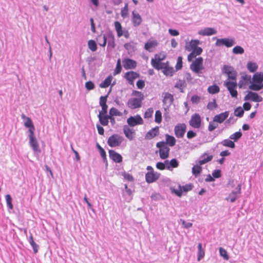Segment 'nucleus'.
Instances as JSON below:
<instances>
[{
    "label": "nucleus",
    "instance_id": "obj_24",
    "mask_svg": "<svg viewBox=\"0 0 263 263\" xmlns=\"http://www.w3.org/2000/svg\"><path fill=\"white\" fill-rule=\"evenodd\" d=\"M229 115V111H226L224 112H222L219 115L215 116L213 118V121L221 123L228 117Z\"/></svg>",
    "mask_w": 263,
    "mask_h": 263
},
{
    "label": "nucleus",
    "instance_id": "obj_11",
    "mask_svg": "<svg viewBox=\"0 0 263 263\" xmlns=\"http://www.w3.org/2000/svg\"><path fill=\"white\" fill-rule=\"evenodd\" d=\"M252 78L251 75L247 74H242L238 82V85L240 88L245 89L248 84H251Z\"/></svg>",
    "mask_w": 263,
    "mask_h": 263
},
{
    "label": "nucleus",
    "instance_id": "obj_19",
    "mask_svg": "<svg viewBox=\"0 0 263 263\" xmlns=\"http://www.w3.org/2000/svg\"><path fill=\"white\" fill-rule=\"evenodd\" d=\"M163 103L167 107H170L174 101L173 95L169 92H165L163 93Z\"/></svg>",
    "mask_w": 263,
    "mask_h": 263
},
{
    "label": "nucleus",
    "instance_id": "obj_18",
    "mask_svg": "<svg viewBox=\"0 0 263 263\" xmlns=\"http://www.w3.org/2000/svg\"><path fill=\"white\" fill-rule=\"evenodd\" d=\"M203 58L199 57L196 58L190 65V69L195 73H198V68L203 63Z\"/></svg>",
    "mask_w": 263,
    "mask_h": 263
},
{
    "label": "nucleus",
    "instance_id": "obj_27",
    "mask_svg": "<svg viewBox=\"0 0 263 263\" xmlns=\"http://www.w3.org/2000/svg\"><path fill=\"white\" fill-rule=\"evenodd\" d=\"M132 15V22L134 26L135 27L139 26L142 22V18L140 15L138 13L133 11Z\"/></svg>",
    "mask_w": 263,
    "mask_h": 263
},
{
    "label": "nucleus",
    "instance_id": "obj_56",
    "mask_svg": "<svg viewBox=\"0 0 263 263\" xmlns=\"http://www.w3.org/2000/svg\"><path fill=\"white\" fill-rule=\"evenodd\" d=\"M24 125L26 127L29 128L34 127L32 121L30 118L27 119V120L24 123Z\"/></svg>",
    "mask_w": 263,
    "mask_h": 263
},
{
    "label": "nucleus",
    "instance_id": "obj_28",
    "mask_svg": "<svg viewBox=\"0 0 263 263\" xmlns=\"http://www.w3.org/2000/svg\"><path fill=\"white\" fill-rule=\"evenodd\" d=\"M212 159V155H208L206 154H204L200 157L198 164L200 165H203L211 161Z\"/></svg>",
    "mask_w": 263,
    "mask_h": 263
},
{
    "label": "nucleus",
    "instance_id": "obj_54",
    "mask_svg": "<svg viewBox=\"0 0 263 263\" xmlns=\"http://www.w3.org/2000/svg\"><path fill=\"white\" fill-rule=\"evenodd\" d=\"M162 121V114L160 110H157L155 113V121L156 123H160Z\"/></svg>",
    "mask_w": 263,
    "mask_h": 263
},
{
    "label": "nucleus",
    "instance_id": "obj_58",
    "mask_svg": "<svg viewBox=\"0 0 263 263\" xmlns=\"http://www.w3.org/2000/svg\"><path fill=\"white\" fill-rule=\"evenodd\" d=\"M218 125L217 123H213L212 122H210L208 126V130L210 132H212L214 130L215 128L218 127Z\"/></svg>",
    "mask_w": 263,
    "mask_h": 263
},
{
    "label": "nucleus",
    "instance_id": "obj_32",
    "mask_svg": "<svg viewBox=\"0 0 263 263\" xmlns=\"http://www.w3.org/2000/svg\"><path fill=\"white\" fill-rule=\"evenodd\" d=\"M112 80V77L111 75L108 76L102 83H100V87L104 88L108 87L110 85Z\"/></svg>",
    "mask_w": 263,
    "mask_h": 263
},
{
    "label": "nucleus",
    "instance_id": "obj_48",
    "mask_svg": "<svg viewBox=\"0 0 263 263\" xmlns=\"http://www.w3.org/2000/svg\"><path fill=\"white\" fill-rule=\"evenodd\" d=\"M128 11V4L126 3L125 4L124 7L122 8L121 11V15L123 18H125L126 16H127Z\"/></svg>",
    "mask_w": 263,
    "mask_h": 263
},
{
    "label": "nucleus",
    "instance_id": "obj_52",
    "mask_svg": "<svg viewBox=\"0 0 263 263\" xmlns=\"http://www.w3.org/2000/svg\"><path fill=\"white\" fill-rule=\"evenodd\" d=\"M217 107V104H216L215 99H213V101L210 102L207 105V108L211 110H214Z\"/></svg>",
    "mask_w": 263,
    "mask_h": 263
},
{
    "label": "nucleus",
    "instance_id": "obj_31",
    "mask_svg": "<svg viewBox=\"0 0 263 263\" xmlns=\"http://www.w3.org/2000/svg\"><path fill=\"white\" fill-rule=\"evenodd\" d=\"M258 65L255 62H249L247 65V68L250 72H254L258 69Z\"/></svg>",
    "mask_w": 263,
    "mask_h": 263
},
{
    "label": "nucleus",
    "instance_id": "obj_63",
    "mask_svg": "<svg viewBox=\"0 0 263 263\" xmlns=\"http://www.w3.org/2000/svg\"><path fill=\"white\" fill-rule=\"evenodd\" d=\"M200 100V98L197 96V95H194L191 98V101L193 103H198L199 102Z\"/></svg>",
    "mask_w": 263,
    "mask_h": 263
},
{
    "label": "nucleus",
    "instance_id": "obj_39",
    "mask_svg": "<svg viewBox=\"0 0 263 263\" xmlns=\"http://www.w3.org/2000/svg\"><path fill=\"white\" fill-rule=\"evenodd\" d=\"M200 42L197 40H192L190 43V48L186 46V49L188 51H190L192 49L197 47L198 45L199 44Z\"/></svg>",
    "mask_w": 263,
    "mask_h": 263
},
{
    "label": "nucleus",
    "instance_id": "obj_35",
    "mask_svg": "<svg viewBox=\"0 0 263 263\" xmlns=\"http://www.w3.org/2000/svg\"><path fill=\"white\" fill-rule=\"evenodd\" d=\"M98 117L100 123L103 126H106L108 124V115H98Z\"/></svg>",
    "mask_w": 263,
    "mask_h": 263
},
{
    "label": "nucleus",
    "instance_id": "obj_45",
    "mask_svg": "<svg viewBox=\"0 0 263 263\" xmlns=\"http://www.w3.org/2000/svg\"><path fill=\"white\" fill-rule=\"evenodd\" d=\"M243 114H244V110L240 106L237 107L234 110L235 116H236L238 117L241 118L243 116Z\"/></svg>",
    "mask_w": 263,
    "mask_h": 263
},
{
    "label": "nucleus",
    "instance_id": "obj_26",
    "mask_svg": "<svg viewBox=\"0 0 263 263\" xmlns=\"http://www.w3.org/2000/svg\"><path fill=\"white\" fill-rule=\"evenodd\" d=\"M123 130L125 137L129 140H132L135 134L134 130L129 128L127 125H124Z\"/></svg>",
    "mask_w": 263,
    "mask_h": 263
},
{
    "label": "nucleus",
    "instance_id": "obj_13",
    "mask_svg": "<svg viewBox=\"0 0 263 263\" xmlns=\"http://www.w3.org/2000/svg\"><path fill=\"white\" fill-rule=\"evenodd\" d=\"M127 123L130 126L134 127L137 125H141L143 123V120L141 117L137 115L131 116L127 119Z\"/></svg>",
    "mask_w": 263,
    "mask_h": 263
},
{
    "label": "nucleus",
    "instance_id": "obj_42",
    "mask_svg": "<svg viewBox=\"0 0 263 263\" xmlns=\"http://www.w3.org/2000/svg\"><path fill=\"white\" fill-rule=\"evenodd\" d=\"M232 52L235 54H242L244 53L245 50L242 47L240 46H236L233 48Z\"/></svg>",
    "mask_w": 263,
    "mask_h": 263
},
{
    "label": "nucleus",
    "instance_id": "obj_60",
    "mask_svg": "<svg viewBox=\"0 0 263 263\" xmlns=\"http://www.w3.org/2000/svg\"><path fill=\"white\" fill-rule=\"evenodd\" d=\"M192 50V52L196 54V55H198L201 54L202 52V49L200 47H197L195 48H194Z\"/></svg>",
    "mask_w": 263,
    "mask_h": 263
},
{
    "label": "nucleus",
    "instance_id": "obj_29",
    "mask_svg": "<svg viewBox=\"0 0 263 263\" xmlns=\"http://www.w3.org/2000/svg\"><path fill=\"white\" fill-rule=\"evenodd\" d=\"M29 144L34 152H40L37 140L35 137L29 139Z\"/></svg>",
    "mask_w": 263,
    "mask_h": 263
},
{
    "label": "nucleus",
    "instance_id": "obj_3",
    "mask_svg": "<svg viewBox=\"0 0 263 263\" xmlns=\"http://www.w3.org/2000/svg\"><path fill=\"white\" fill-rule=\"evenodd\" d=\"M222 72L223 74L228 76L229 80L235 81L237 76V72L234 68L231 66L224 65L222 69Z\"/></svg>",
    "mask_w": 263,
    "mask_h": 263
},
{
    "label": "nucleus",
    "instance_id": "obj_38",
    "mask_svg": "<svg viewBox=\"0 0 263 263\" xmlns=\"http://www.w3.org/2000/svg\"><path fill=\"white\" fill-rule=\"evenodd\" d=\"M221 143L224 146L229 147L232 148H233L235 147L234 142L229 139H225L223 140Z\"/></svg>",
    "mask_w": 263,
    "mask_h": 263
},
{
    "label": "nucleus",
    "instance_id": "obj_10",
    "mask_svg": "<svg viewBox=\"0 0 263 263\" xmlns=\"http://www.w3.org/2000/svg\"><path fill=\"white\" fill-rule=\"evenodd\" d=\"M244 100L260 102L262 101L263 98L256 92L248 91V93L244 97Z\"/></svg>",
    "mask_w": 263,
    "mask_h": 263
},
{
    "label": "nucleus",
    "instance_id": "obj_25",
    "mask_svg": "<svg viewBox=\"0 0 263 263\" xmlns=\"http://www.w3.org/2000/svg\"><path fill=\"white\" fill-rule=\"evenodd\" d=\"M109 156L116 163H120L122 161L121 155L114 150H109Z\"/></svg>",
    "mask_w": 263,
    "mask_h": 263
},
{
    "label": "nucleus",
    "instance_id": "obj_51",
    "mask_svg": "<svg viewBox=\"0 0 263 263\" xmlns=\"http://www.w3.org/2000/svg\"><path fill=\"white\" fill-rule=\"evenodd\" d=\"M109 115L112 116H120L122 114L116 108L112 107L109 110Z\"/></svg>",
    "mask_w": 263,
    "mask_h": 263
},
{
    "label": "nucleus",
    "instance_id": "obj_37",
    "mask_svg": "<svg viewBox=\"0 0 263 263\" xmlns=\"http://www.w3.org/2000/svg\"><path fill=\"white\" fill-rule=\"evenodd\" d=\"M179 165V162L176 159H172L169 163V166H167V170L171 171L173 168L177 167Z\"/></svg>",
    "mask_w": 263,
    "mask_h": 263
},
{
    "label": "nucleus",
    "instance_id": "obj_21",
    "mask_svg": "<svg viewBox=\"0 0 263 263\" xmlns=\"http://www.w3.org/2000/svg\"><path fill=\"white\" fill-rule=\"evenodd\" d=\"M160 70H162L163 73L167 76H172L174 72V68L168 66V62H166L165 64H162Z\"/></svg>",
    "mask_w": 263,
    "mask_h": 263
},
{
    "label": "nucleus",
    "instance_id": "obj_59",
    "mask_svg": "<svg viewBox=\"0 0 263 263\" xmlns=\"http://www.w3.org/2000/svg\"><path fill=\"white\" fill-rule=\"evenodd\" d=\"M126 192L128 195V197L125 198V200L127 202H129L132 199V191L130 189H127Z\"/></svg>",
    "mask_w": 263,
    "mask_h": 263
},
{
    "label": "nucleus",
    "instance_id": "obj_55",
    "mask_svg": "<svg viewBox=\"0 0 263 263\" xmlns=\"http://www.w3.org/2000/svg\"><path fill=\"white\" fill-rule=\"evenodd\" d=\"M85 87L87 90L89 91L95 88V86L94 83L92 81H89L85 83Z\"/></svg>",
    "mask_w": 263,
    "mask_h": 263
},
{
    "label": "nucleus",
    "instance_id": "obj_1",
    "mask_svg": "<svg viewBox=\"0 0 263 263\" xmlns=\"http://www.w3.org/2000/svg\"><path fill=\"white\" fill-rule=\"evenodd\" d=\"M132 96H136V98H132L128 100L127 106L131 109L140 108L142 106V102L144 100L143 94L139 91L133 90Z\"/></svg>",
    "mask_w": 263,
    "mask_h": 263
},
{
    "label": "nucleus",
    "instance_id": "obj_8",
    "mask_svg": "<svg viewBox=\"0 0 263 263\" xmlns=\"http://www.w3.org/2000/svg\"><path fill=\"white\" fill-rule=\"evenodd\" d=\"M224 85L227 87L228 90L229 91L232 97L237 98L238 92L236 88L237 87V84L236 82L226 81L224 83Z\"/></svg>",
    "mask_w": 263,
    "mask_h": 263
},
{
    "label": "nucleus",
    "instance_id": "obj_36",
    "mask_svg": "<svg viewBox=\"0 0 263 263\" xmlns=\"http://www.w3.org/2000/svg\"><path fill=\"white\" fill-rule=\"evenodd\" d=\"M202 170V167L199 164L194 165L192 167V173L193 175L197 177L201 174Z\"/></svg>",
    "mask_w": 263,
    "mask_h": 263
},
{
    "label": "nucleus",
    "instance_id": "obj_7",
    "mask_svg": "<svg viewBox=\"0 0 263 263\" xmlns=\"http://www.w3.org/2000/svg\"><path fill=\"white\" fill-rule=\"evenodd\" d=\"M164 58V55H161V54H155L154 58L152 59L151 60V64L152 66L157 70H160L161 66H162V64H165V63L162 62Z\"/></svg>",
    "mask_w": 263,
    "mask_h": 263
},
{
    "label": "nucleus",
    "instance_id": "obj_46",
    "mask_svg": "<svg viewBox=\"0 0 263 263\" xmlns=\"http://www.w3.org/2000/svg\"><path fill=\"white\" fill-rule=\"evenodd\" d=\"M249 88L251 90L254 91H259L263 88V83L262 82L259 85H250L249 86Z\"/></svg>",
    "mask_w": 263,
    "mask_h": 263
},
{
    "label": "nucleus",
    "instance_id": "obj_40",
    "mask_svg": "<svg viewBox=\"0 0 263 263\" xmlns=\"http://www.w3.org/2000/svg\"><path fill=\"white\" fill-rule=\"evenodd\" d=\"M208 92L211 94L218 93L220 91L219 87L216 85L210 86L208 88Z\"/></svg>",
    "mask_w": 263,
    "mask_h": 263
},
{
    "label": "nucleus",
    "instance_id": "obj_9",
    "mask_svg": "<svg viewBox=\"0 0 263 263\" xmlns=\"http://www.w3.org/2000/svg\"><path fill=\"white\" fill-rule=\"evenodd\" d=\"M241 185L238 184L234 190L229 195L228 197L226 198L227 201H230L231 202H234L239 197L241 194Z\"/></svg>",
    "mask_w": 263,
    "mask_h": 263
},
{
    "label": "nucleus",
    "instance_id": "obj_2",
    "mask_svg": "<svg viewBox=\"0 0 263 263\" xmlns=\"http://www.w3.org/2000/svg\"><path fill=\"white\" fill-rule=\"evenodd\" d=\"M103 43L99 42L100 46L105 47L107 42H108V47L114 48L115 46V37L113 33L108 31L103 35Z\"/></svg>",
    "mask_w": 263,
    "mask_h": 263
},
{
    "label": "nucleus",
    "instance_id": "obj_5",
    "mask_svg": "<svg viewBox=\"0 0 263 263\" xmlns=\"http://www.w3.org/2000/svg\"><path fill=\"white\" fill-rule=\"evenodd\" d=\"M124 140L122 136L118 134H113L109 137L107 144L111 147L119 146Z\"/></svg>",
    "mask_w": 263,
    "mask_h": 263
},
{
    "label": "nucleus",
    "instance_id": "obj_43",
    "mask_svg": "<svg viewBox=\"0 0 263 263\" xmlns=\"http://www.w3.org/2000/svg\"><path fill=\"white\" fill-rule=\"evenodd\" d=\"M242 136V133L239 131L237 132L230 136V139L233 140L234 141L238 140Z\"/></svg>",
    "mask_w": 263,
    "mask_h": 263
},
{
    "label": "nucleus",
    "instance_id": "obj_4",
    "mask_svg": "<svg viewBox=\"0 0 263 263\" xmlns=\"http://www.w3.org/2000/svg\"><path fill=\"white\" fill-rule=\"evenodd\" d=\"M156 146L159 148V156L162 159H165L168 157L170 149L166 145L165 142H158Z\"/></svg>",
    "mask_w": 263,
    "mask_h": 263
},
{
    "label": "nucleus",
    "instance_id": "obj_15",
    "mask_svg": "<svg viewBox=\"0 0 263 263\" xmlns=\"http://www.w3.org/2000/svg\"><path fill=\"white\" fill-rule=\"evenodd\" d=\"M160 174L156 172H148L145 174V180L148 183L157 181L160 177Z\"/></svg>",
    "mask_w": 263,
    "mask_h": 263
},
{
    "label": "nucleus",
    "instance_id": "obj_47",
    "mask_svg": "<svg viewBox=\"0 0 263 263\" xmlns=\"http://www.w3.org/2000/svg\"><path fill=\"white\" fill-rule=\"evenodd\" d=\"M110 91H111V90L110 89V90L108 92V94L106 96H101L100 98L99 104L101 106L107 105V104H106L107 99L109 93H110Z\"/></svg>",
    "mask_w": 263,
    "mask_h": 263
},
{
    "label": "nucleus",
    "instance_id": "obj_30",
    "mask_svg": "<svg viewBox=\"0 0 263 263\" xmlns=\"http://www.w3.org/2000/svg\"><path fill=\"white\" fill-rule=\"evenodd\" d=\"M165 138L166 142H165V143H166V145L167 144L170 146H173L175 145L176 140L173 136H170L168 134H166Z\"/></svg>",
    "mask_w": 263,
    "mask_h": 263
},
{
    "label": "nucleus",
    "instance_id": "obj_12",
    "mask_svg": "<svg viewBox=\"0 0 263 263\" xmlns=\"http://www.w3.org/2000/svg\"><path fill=\"white\" fill-rule=\"evenodd\" d=\"M186 126L184 123L177 124L174 128L175 134L178 138H182L186 132Z\"/></svg>",
    "mask_w": 263,
    "mask_h": 263
},
{
    "label": "nucleus",
    "instance_id": "obj_41",
    "mask_svg": "<svg viewBox=\"0 0 263 263\" xmlns=\"http://www.w3.org/2000/svg\"><path fill=\"white\" fill-rule=\"evenodd\" d=\"M88 46L89 49L92 51H95L97 49V44L95 41L90 40L88 42Z\"/></svg>",
    "mask_w": 263,
    "mask_h": 263
},
{
    "label": "nucleus",
    "instance_id": "obj_23",
    "mask_svg": "<svg viewBox=\"0 0 263 263\" xmlns=\"http://www.w3.org/2000/svg\"><path fill=\"white\" fill-rule=\"evenodd\" d=\"M159 133L158 126H156L149 130L145 135V139L146 140H151L157 136Z\"/></svg>",
    "mask_w": 263,
    "mask_h": 263
},
{
    "label": "nucleus",
    "instance_id": "obj_49",
    "mask_svg": "<svg viewBox=\"0 0 263 263\" xmlns=\"http://www.w3.org/2000/svg\"><path fill=\"white\" fill-rule=\"evenodd\" d=\"M219 250L220 255L222 256L224 259L228 260L229 259V256L228 255L227 251L221 247L219 248Z\"/></svg>",
    "mask_w": 263,
    "mask_h": 263
},
{
    "label": "nucleus",
    "instance_id": "obj_22",
    "mask_svg": "<svg viewBox=\"0 0 263 263\" xmlns=\"http://www.w3.org/2000/svg\"><path fill=\"white\" fill-rule=\"evenodd\" d=\"M217 33V31L213 28L206 27L198 31V34L202 36H210Z\"/></svg>",
    "mask_w": 263,
    "mask_h": 263
},
{
    "label": "nucleus",
    "instance_id": "obj_53",
    "mask_svg": "<svg viewBox=\"0 0 263 263\" xmlns=\"http://www.w3.org/2000/svg\"><path fill=\"white\" fill-rule=\"evenodd\" d=\"M154 112L153 108H148L145 112L144 117V118L148 119L152 117Z\"/></svg>",
    "mask_w": 263,
    "mask_h": 263
},
{
    "label": "nucleus",
    "instance_id": "obj_61",
    "mask_svg": "<svg viewBox=\"0 0 263 263\" xmlns=\"http://www.w3.org/2000/svg\"><path fill=\"white\" fill-rule=\"evenodd\" d=\"M137 86L139 89H142L145 86V82L142 80H138L137 82Z\"/></svg>",
    "mask_w": 263,
    "mask_h": 263
},
{
    "label": "nucleus",
    "instance_id": "obj_6",
    "mask_svg": "<svg viewBox=\"0 0 263 263\" xmlns=\"http://www.w3.org/2000/svg\"><path fill=\"white\" fill-rule=\"evenodd\" d=\"M213 40H216L215 46L217 47H221L223 45L227 47H231L235 45V40L234 38H223L217 39L216 37H213Z\"/></svg>",
    "mask_w": 263,
    "mask_h": 263
},
{
    "label": "nucleus",
    "instance_id": "obj_34",
    "mask_svg": "<svg viewBox=\"0 0 263 263\" xmlns=\"http://www.w3.org/2000/svg\"><path fill=\"white\" fill-rule=\"evenodd\" d=\"M115 27L117 33V35L118 37H121L123 35V32L122 30V26L119 22L116 21L115 22Z\"/></svg>",
    "mask_w": 263,
    "mask_h": 263
},
{
    "label": "nucleus",
    "instance_id": "obj_33",
    "mask_svg": "<svg viewBox=\"0 0 263 263\" xmlns=\"http://www.w3.org/2000/svg\"><path fill=\"white\" fill-rule=\"evenodd\" d=\"M198 261H200L204 256V250L202 247V244L199 243L198 245Z\"/></svg>",
    "mask_w": 263,
    "mask_h": 263
},
{
    "label": "nucleus",
    "instance_id": "obj_14",
    "mask_svg": "<svg viewBox=\"0 0 263 263\" xmlns=\"http://www.w3.org/2000/svg\"><path fill=\"white\" fill-rule=\"evenodd\" d=\"M201 119L200 115L195 114L192 116L189 124L193 128H199L201 126Z\"/></svg>",
    "mask_w": 263,
    "mask_h": 263
},
{
    "label": "nucleus",
    "instance_id": "obj_64",
    "mask_svg": "<svg viewBox=\"0 0 263 263\" xmlns=\"http://www.w3.org/2000/svg\"><path fill=\"white\" fill-rule=\"evenodd\" d=\"M154 45V43L153 42H147L145 44V49L147 50H149Z\"/></svg>",
    "mask_w": 263,
    "mask_h": 263
},
{
    "label": "nucleus",
    "instance_id": "obj_20",
    "mask_svg": "<svg viewBox=\"0 0 263 263\" xmlns=\"http://www.w3.org/2000/svg\"><path fill=\"white\" fill-rule=\"evenodd\" d=\"M263 82V72H256L252 78V83L251 85H259Z\"/></svg>",
    "mask_w": 263,
    "mask_h": 263
},
{
    "label": "nucleus",
    "instance_id": "obj_62",
    "mask_svg": "<svg viewBox=\"0 0 263 263\" xmlns=\"http://www.w3.org/2000/svg\"><path fill=\"white\" fill-rule=\"evenodd\" d=\"M214 178H218L221 177V171L219 170H214L212 173Z\"/></svg>",
    "mask_w": 263,
    "mask_h": 263
},
{
    "label": "nucleus",
    "instance_id": "obj_44",
    "mask_svg": "<svg viewBox=\"0 0 263 263\" xmlns=\"http://www.w3.org/2000/svg\"><path fill=\"white\" fill-rule=\"evenodd\" d=\"M122 70V66L121 64V60L119 59L117 60V65L115 69L114 70V74L116 75L119 74Z\"/></svg>",
    "mask_w": 263,
    "mask_h": 263
},
{
    "label": "nucleus",
    "instance_id": "obj_50",
    "mask_svg": "<svg viewBox=\"0 0 263 263\" xmlns=\"http://www.w3.org/2000/svg\"><path fill=\"white\" fill-rule=\"evenodd\" d=\"M6 200L8 208L10 209H12L13 206L12 204V198L9 194L6 195Z\"/></svg>",
    "mask_w": 263,
    "mask_h": 263
},
{
    "label": "nucleus",
    "instance_id": "obj_16",
    "mask_svg": "<svg viewBox=\"0 0 263 263\" xmlns=\"http://www.w3.org/2000/svg\"><path fill=\"white\" fill-rule=\"evenodd\" d=\"M140 77V74L136 72L130 71L126 72L124 75V78L128 81L130 85H134V80Z\"/></svg>",
    "mask_w": 263,
    "mask_h": 263
},
{
    "label": "nucleus",
    "instance_id": "obj_17",
    "mask_svg": "<svg viewBox=\"0 0 263 263\" xmlns=\"http://www.w3.org/2000/svg\"><path fill=\"white\" fill-rule=\"evenodd\" d=\"M122 63L124 68L126 70L135 69L137 67L136 61L129 58L124 59Z\"/></svg>",
    "mask_w": 263,
    "mask_h": 263
},
{
    "label": "nucleus",
    "instance_id": "obj_57",
    "mask_svg": "<svg viewBox=\"0 0 263 263\" xmlns=\"http://www.w3.org/2000/svg\"><path fill=\"white\" fill-rule=\"evenodd\" d=\"M175 67L177 70H179L182 67V58L181 57L178 58Z\"/></svg>",
    "mask_w": 263,
    "mask_h": 263
}]
</instances>
